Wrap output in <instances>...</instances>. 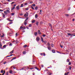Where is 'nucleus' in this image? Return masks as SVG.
Wrapping results in <instances>:
<instances>
[{
	"label": "nucleus",
	"instance_id": "7",
	"mask_svg": "<svg viewBox=\"0 0 75 75\" xmlns=\"http://www.w3.org/2000/svg\"><path fill=\"white\" fill-rule=\"evenodd\" d=\"M6 11L7 13H10V10H6Z\"/></svg>",
	"mask_w": 75,
	"mask_h": 75
},
{
	"label": "nucleus",
	"instance_id": "41",
	"mask_svg": "<svg viewBox=\"0 0 75 75\" xmlns=\"http://www.w3.org/2000/svg\"><path fill=\"white\" fill-rule=\"evenodd\" d=\"M47 45H49V46H50V43H47Z\"/></svg>",
	"mask_w": 75,
	"mask_h": 75
},
{
	"label": "nucleus",
	"instance_id": "16",
	"mask_svg": "<svg viewBox=\"0 0 75 75\" xmlns=\"http://www.w3.org/2000/svg\"><path fill=\"white\" fill-rule=\"evenodd\" d=\"M4 13L5 14H6V15H7V11H4Z\"/></svg>",
	"mask_w": 75,
	"mask_h": 75
},
{
	"label": "nucleus",
	"instance_id": "51",
	"mask_svg": "<svg viewBox=\"0 0 75 75\" xmlns=\"http://www.w3.org/2000/svg\"><path fill=\"white\" fill-rule=\"evenodd\" d=\"M30 3H31V4H32V3H33V1L30 2Z\"/></svg>",
	"mask_w": 75,
	"mask_h": 75
},
{
	"label": "nucleus",
	"instance_id": "14",
	"mask_svg": "<svg viewBox=\"0 0 75 75\" xmlns=\"http://www.w3.org/2000/svg\"><path fill=\"white\" fill-rule=\"evenodd\" d=\"M65 16H66V17H68L69 15L68 14H66L65 15Z\"/></svg>",
	"mask_w": 75,
	"mask_h": 75
},
{
	"label": "nucleus",
	"instance_id": "5",
	"mask_svg": "<svg viewBox=\"0 0 75 75\" xmlns=\"http://www.w3.org/2000/svg\"><path fill=\"white\" fill-rule=\"evenodd\" d=\"M4 34L3 33L2 35L1 36V38H4Z\"/></svg>",
	"mask_w": 75,
	"mask_h": 75
},
{
	"label": "nucleus",
	"instance_id": "60",
	"mask_svg": "<svg viewBox=\"0 0 75 75\" xmlns=\"http://www.w3.org/2000/svg\"><path fill=\"white\" fill-rule=\"evenodd\" d=\"M16 33V36H17V33Z\"/></svg>",
	"mask_w": 75,
	"mask_h": 75
},
{
	"label": "nucleus",
	"instance_id": "3",
	"mask_svg": "<svg viewBox=\"0 0 75 75\" xmlns=\"http://www.w3.org/2000/svg\"><path fill=\"white\" fill-rule=\"evenodd\" d=\"M16 10H19L20 9V7L19 6H16Z\"/></svg>",
	"mask_w": 75,
	"mask_h": 75
},
{
	"label": "nucleus",
	"instance_id": "50",
	"mask_svg": "<svg viewBox=\"0 0 75 75\" xmlns=\"http://www.w3.org/2000/svg\"><path fill=\"white\" fill-rule=\"evenodd\" d=\"M15 2H12L11 4H13V3H14Z\"/></svg>",
	"mask_w": 75,
	"mask_h": 75
},
{
	"label": "nucleus",
	"instance_id": "15",
	"mask_svg": "<svg viewBox=\"0 0 75 75\" xmlns=\"http://www.w3.org/2000/svg\"><path fill=\"white\" fill-rule=\"evenodd\" d=\"M38 33L39 34H41V33L40 32V30H38Z\"/></svg>",
	"mask_w": 75,
	"mask_h": 75
},
{
	"label": "nucleus",
	"instance_id": "19",
	"mask_svg": "<svg viewBox=\"0 0 75 75\" xmlns=\"http://www.w3.org/2000/svg\"><path fill=\"white\" fill-rule=\"evenodd\" d=\"M35 18H37V17H38V15H37V14H36L35 16Z\"/></svg>",
	"mask_w": 75,
	"mask_h": 75
},
{
	"label": "nucleus",
	"instance_id": "44",
	"mask_svg": "<svg viewBox=\"0 0 75 75\" xmlns=\"http://www.w3.org/2000/svg\"><path fill=\"white\" fill-rule=\"evenodd\" d=\"M0 46L1 47H2V45H1V43H0Z\"/></svg>",
	"mask_w": 75,
	"mask_h": 75
},
{
	"label": "nucleus",
	"instance_id": "26",
	"mask_svg": "<svg viewBox=\"0 0 75 75\" xmlns=\"http://www.w3.org/2000/svg\"><path fill=\"white\" fill-rule=\"evenodd\" d=\"M32 23H35V20H33V21H32Z\"/></svg>",
	"mask_w": 75,
	"mask_h": 75
},
{
	"label": "nucleus",
	"instance_id": "35",
	"mask_svg": "<svg viewBox=\"0 0 75 75\" xmlns=\"http://www.w3.org/2000/svg\"><path fill=\"white\" fill-rule=\"evenodd\" d=\"M12 45H13V44H12V43H10V44H9V46H12Z\"/></svg>",
	"mask_w": 75,
	"mask_h": 75
},
{
	"label": "nucleus",
	"instance_id": "20",
	"mask_svg": "<svg viewBox=\"0 0 75 75\" xmlns=\"http://www.w3.org/2000/svg\"><path fill=\"white\" fill-rule=\"evenodd\" d=\"M35 68L36 69H37V70H38V71H39V69H38L39 68H37V67H35Z\"/></svg>",
	"mask_w": 75,
	"mask_h": 75
},
{
	"label": "nucleus",
	"instance_id": "28",
	"mask_svg": "<svg viewBox=\"0 0 75 75\" xmlns=\"http://www.w3.org/2000/svg\"><path fill=\"white\" fill-rule=\"evenodd\" d=\"M35 8L36 10H38V7H37V6H36Z\"/></svg>",
	"mask_w": 75,
	"mask_h": 75
},
{
	"label": "nucleus",
	"instance_id": "48",
	"mask_svg": "<svg viewBox=\"0 0 75 75\" xmlns=\"http://www.w3.org/2000/svg\"><path fill=\"white\" fill-rule=\"evenodd\" d=\"M40 55H41L42 56V55H43V54L42 53H40Z\"/></svg>",
	"mask_w": 75,
	"mask_h": 75
},
{
	"label": "nucleus",
	"instance_id": "21",
	"mask_svg": "<svg viewBox=\"0 0 75 75\" xmlns=\"http://www.w3.org/2000/svg\"><path fill=\"white\" fill-rule=\"evenodd\" d=\"M38 34V33H37V32H36L35 33V35H37Z\"/></svg>",
	"mask_w": 75,
	"mask_h": 75
},
{
	"label": "nucleus",
	"instance_id": "49",
	"mask_svg": "<svg viewBox=\"0 0 75 75\" xmlns=\"http://www.w3.org/2000/svg\"><path fill=\"white\" fill-rule=\"evenodd\" d=\"M23 28V27H22V26H21L20 27V29H21V28Z\"/></svg>",
	"mask_w": 75,
	"mask_h": 75
},
{
	"label": "nucleus",
	"instance_id": "47",
	"mask_svg": "<svg viewBox=\"0 0 75 75\" xmlns=\"http://www.w3.org/2000/svg\"><path fill=\"white\" fill-rule=\"evenodd\" d=\"M7 63V62H5L4 63V64H6Z\"/></svg>",
	"mask_w": 75,
	"mask_h": 75
},
{
	"label": "nucleus",
	"instance_id": "63",
	"mask_svg": "<svg viewBox=\"0 0 75 75\" xmlns=\"http://www.w3.org/2000/svg\"><path fill=\"white\" fill-rule=\"evenodd\" d=\"M75 14V13H74L73 14H72L71 15L72 16H73V15H74Z\"/></svg>",
	"mask_w": 75,
	"mask_h": 75
},
{
	"label": "nucleus",
	"instance_id": "61",
	"mask_svg": "<svg viewBox=\"0 0 75 75\" xmlns=\"http://www.w3.org/2000/svg\"><path fill=\"white\" fill-rule=\"evenodd\" d=\"M27 5V3H26L25 4V6H26Z\"/></svg>",
	"mask_w": 75,
	"mask_h": 75
},
{
	"label": "nucleus",
	"instance_id": "6",
	"mask_svg": "<svg viewBox=\"0 0 75 75\" xmlns=\"http://www.w3.org/2000/svg\"><path fill=\"white\" fill-rule=\"evenodd\" d=\"M13 54H12L10 55L6 56V58H7V57H11V56H13Z\"/></svg>",
	"mask_w": 75,
	"mask_h": 75
},
{
	"label": "nucleus",
	"instance_id": "52",
	"mask_svg": "<svg viewBox=\"0 0 75 75\" xmlns=\"http://www.w3.org/2000/svg\"><path fill=\"white\" fill-rule=\"evenodd\" d=\"M49 26H50V27H51V26H52V25H51V24H49Z\"/></svg>",
	"mask_w": 75,
	"mask_h": 75
},
{
	"label": "nucleus",
	"instance_id": "32",
	"mask_svg": "<svg viewBox=\"0 0 75 75\" xmlns=\"http://www.w3.org/2000/svg\"><path fill=\"white\" fill-rule=\"evenodd\" d=\"M36 24L37 25H38V22H36Z\"/></svg>",
	"mask_w": 75,
	"mask_h": 75
},
{
	"label": "nucleus",
	"instance_id": "39",
	"mask_svg": "<svg viewBox=\"0 0 75 75\" xmlns=\"http://www.w3.org/2000/svg\"><path fill=\"white\" fill-rule=\"evenodd\" d=\"M60 47H61V48H63V46H62L61 45H60Z\"/></svg>",
	"mask_w": 75,
	"mask_h": 75
},
{
	"label": "nucleus",
	"instance_id": "8",
	"mask_svg": "<svg viewBox=\"0 0 75 75\" xmlns=\"http://www.w3.org/2000/svg\"><path fill=\"white\" fill-rule=\"evenodd\" d=\"M9 72L10 73V74H12V73L13 72V71H12L11 70H10L9 71Z\"/></svg>",
	"mask_w": 75,
	"mask_h": 75
},
{
	"label": "nucleus",
	"instance_id": "31",
	"mask_svg": "<svg viewBox=\"0 0 75 75\" xmlns=\"http://www.w3.org/2000/svg\"><path fill=\"white\" fill-rule=\"evenodd\" d=\"M6 45H5L3 46V48H6Z\"/></svg>",
	"mask_w": 75,
	"mask_h": 75
},
{
	"label": "nucleus",
	"instance_id": "58",
	"mask_svg": "<svg viewBox=\"0 0 75 75\" xmlns=\"http://www.w3.org/2000/svg\"><path fill=\"white\" fill-rule=\"evenodd\" d=\"M73 21H75V19L74 18H73L72 20Z\"/></svg>",
	"mask_w": 75,
	"mask_h": 75
},
{
	"label": "nucleus",
	"instance_id": "18",
	"mask_svg": "<svg viewBox=\"0 0 75 75\" xmlns=\"http://www.w3.org/2000/svg\"><path fill=\"white\" fill-rule=\"evenodd\" d=\"M51 46L52 47H54V44H53V43H51Z\"/></svg>",
	"mask_w": 75,
	"mask_h": 75
},
{
	"label": "nucleus",
	"instance_id": "11",
	"mask_svg": "<svg viewBox=\"0 0 75 75\" xmlns=\"http://www.w3.org/2000/svg\"><path fill=\"white\" fill-rule=\"evenodd\" d=\"M52 52L53 53H55V50H52Z\"/></svg>",
	"mask_w": 75,
	"mask_h": 75
},
{
	"label": "nucleus",
	"instance_id": "17",
	"mask_svg": "<svg viewBox=\"0 0 75 75\" xmlns=\"http://www.w3.org/2000/svg\"><path fill=\"white\" fill-rule=\"evenodd\" d=\"M16 57H14L13 58V59H11V61H12L13 60V59H16Z\"/></svg>",
	"mask_w": 75,
	"mask_h": 75
},
{
	"label": "nucleus",
	"instance_id": "53",
	"mask_svg": "<svg viewBox=\"0 0 75 75\" xmlns=\"http://www.w3.org/2000/svg\"><path fill=\"white\" fill-rule=\"evenodd\" d=\"M26 14L28 16V12H26Z\"/></svg>",
	"mask_w": 75,
	"mask_h": 75
},
{
	"label": "nucleus",
	"instance_id": "30",
	"mask_svg": "<svg viewBox=\"0 0 75 75\" xmlns=\"http://www.w3.org/2000/svg\"><path fill=\"white\" fill-rule=\"evenodd\" d=\"M71 65V62H69V65Z\"/></svg>",
	"mask_w": 75,
	"mask_h": 75
},
{
	"label": "nucleus",
	"instance_id": "46",
	"mask_svg": "<svg viewBox=\"0 0 75 75\" xmlns=\"http://www.w3.org/2000/svg\"><path fill=\"white\" fill-rule=\"evenodd\" d=\"M42 36H43V37H45L46 36V35H44Z\"/></svg>",
	"mask_w": 75,
	"mask_h": 75
},
{
	"label": "nucleus",
	"instance_id": "4",
	"mask_svg": "<svg viewBox=\"0 0 75 75\" xmlns=\"http://www.w3.org/2000/svg\"><path fill=\"white\" fill-rule=\"evenodd\" d=\"M36 40L37 41H40V38L37 37L36 38Z\"/></svg>",
	"mask_w": 75,
	"mask_h": 75
},
{
	"label": "nucleus",
	"instance_id": "59",
	"mask_svg": "<svg viewBox=\"0 0 75 75\" xmlns=\"http://www.w3.org/2000/svg\"><path fill=\"white\" fill-rule=\"evenodd\" d=\"M25 30H23L22 31L23 33H25Z\"/></svg>",
	"mask_w": 75,
	"mask_h": 75
},
{
	"label": "nucleus",
	"instance_id": "12",
	"mask_svg": "<svg viewBox=\"0 0 75 75\" xmlns=\"http://www.w3.org/2000/svg\"><path fill=\"white\" fill-rule=\"evenodd\" d=\"M66 62H69V59H67Z\"/></svg>",
	"mask_w": 75,
	"mask_h": 75
},
{
	"label": "nucleus",
	"instance_id": "22",
	"mask_svg": "<svg viewBox=\"0 0 75 75\" xmlns=\"http://www.w3.org/2000/svg\"><path fill=\"white\" fill-rule=\"evenodd\" d=\"M31 26H32V25H31V24H30L28 26V27H31Z\"/></svg>",
	"mask_w": 75,
	"mask_h": 75
},
{
	"label": "nucleus",
	"instance_id": "34",
	"mask_svg": "<svg viewBox=\"0 0 75 75\" xmlns=\"http://www.w3.org/2000/svg\"><path fill=\"white\" fill-rule=\"evenodd\" d=\"M27 16H28L26 14H25L24 15V16L25 17H27Z\"/></svg>",
	"mask_w": 75,
	"mask_h": 75
},
{
	"label": "nucleus",
	"instance_id": "27",
	"mask_svg": "<svg viewBox=\"0 0 75 75\" xmlns=\"http://www.w3.org/2000/svg\"><path fill=\"white\" fill-rule=\"evenodd\" d=\"M27 45H23V47H24L25 48H26V47H27Z\"/></svg>",
	"mask_w": 75,
	"mask_h": 75
},
{
	"label": "nucleus",
	"instance_id": "38",
	"mask_svg": "<svg viewBox=\"0 0 75 75\" xmlns=\"http://www.w3.org/2000/svg\"><path fill=\"white\" fill-rule=\"evenodd\" d=\"M12 23H12V22H11V23H8V25H9V24H12Z\"/></svg>",
	"mask_w": 75,
	"mask_h": 75
},
{
	"label": "nucleus",
	"instance_id": "55",
	"mask_svg": "<svg viewBox=\"0 0 75 75\" xmlns=\"http://www.w3.org/2000/svg\"><path fill=\"white\" fill-rule=\"evenodd\" d=\"M41 67H42V68H43V67H44V65H41Z\"/></svg>",
	"mask_w": 75,
	"mask_h": 75
},
{
	"label": "nucleus",
	"instance_id": "2",
	"mask_svg": "<svg viewBox=\"0 0 75 75\" xmlns=\"http://www.w3.org/2000/svg\"><path fill=\"white\" fill-rule=\"evenodd\" d=\"M75 34V33H73V34H71L69 33H67V35H71V36H72L73 35H74Z\"/></svg>",
	"mask_w": 75,
	"mask_h": 75
},
{
	"label": "nucleus",
	"instance_id": "1",
	"mask_svg": "<svg viewBox=\"0 0 75 75\" xmlns=\"http://www.w3.org/2000/svg\"><path fill=\"white\" fill-rule=\"evenodd\" d=\"M28 20V18H27L24 22V24L25 25L27 23V20Z\"/></svg>",
	"mask_w": 75,
	"mask_h": 75
},
{
	"label": "nucleus",
	"instance_id": "13",
	"mask_svg": "<svg viewBox=\"0 0 75 75\" xmlns=\"http://www.w3.org/2000/svg\"><path fill=\"white\" fill-rule=\"evenodd\" d=\"M15 9V7H12V8L11 9V11H13L14 9Z\"/></svg>",
	"mask_w": 75,
	"mask_h": 75
},
{
	"label": "nucleus",
	"instance_id": "43",
	"mask_svg": "<svg viewBox=\"0 0 75 75\" xmlns=\"http://www.w3.org/2000/svg\"><path fill=\"white\" fill-rule=\"evenodd\" d=\"M33 7H35V4H33Z\"/></svg>",
	"mask_w": 75,
	"mask_h": 75
},
{
	"label": "nucleus",
	"instance_id": "64",
	"mask_svg": "<svg viewBox=\"0 0 75 75\" xmlns=\"http://www.w3.org/2000/svg\"><path fill=\"white\" fill-rule=\"evenodd\" d=\"M67 75V73H65L64 74V75Z\"/></svg>",
	"mask_w": 75,
	"mask_h": 75
},
{
	"label": "nucleus",
	"instance_id": "9",
	"mask_svg": "<svg viewBox=\"0 0 75 75\" xmlns=\"http://www.w3.org/2000/svg\"><path fill=\"white\" fill-rule=\"evenodd\" d=\"M14 50H13L12 51H11L10 52V54H13V52H14Z\"/></svg>",
	"mask_w": 75,
	"mask_h": 75
},
{
	"label": "nucleus",
	"instance_id": "33",
	"mask_svg": "<svg viewBox=\"0 0 75 75\" xmlns=\"http://www.w3.org/2000/svg\"><path fill=\"white\" fill-rule=\"evenodd\" d=\"M28 9H29V8H25V10H28Z\"/></svg>",
	"mask_w": 75,
	"mask_h": 75
},
{
	"label": "nucleus",
	"instance_id": "45",
	"mask_svg": "<svg viewBox=\"0 0 75 75\" xmlns=\"http://www.w3.org/2000/svg\"><path fill=\"white\" fill-rule=\"evenodd\" d=\"M41 39L42 40V41H43V38H42V37H41Z\"/></svg>",
	"mask_w": 75,
	"mask_h": 75
},
{
	"label": "nucleus",
	"instance_id": "25",
	"mask_svg": "<svg viewBox=\"0 0 75 75\" xmlns=\"http://www.w3.org/2000/svg\"><path fill=\"white\" fill-rule=\"evenodd\" d=\"M71 68H72V67L71 66H69V70H71Z\"/></svg>",
	"mask_w": 75,
	"mask_h": 75
},
{
	"label": "nucleus",
	"instance_id": "37",
	"mask_svg": "<svg viewBox=\"0 0 75 75\" xmlns=\"http://www.w3.org/2000/svg\"><path fill=\"white\" fill-rule=\"evenodd\" d=\"M6 75H8V72H7Z\"/></svg>",
	"mask_w": 75,
	"mask_h": 75
},
{
	"label": "nucleus",
	"instance_id": "29",
	"mask_svg": "<svg viewBox=\"0 0 75 75\" xmlns=\"http://www.w3.org/2000/svg\"><path fill=\"white\" fill-rule=\"evenodd\" d=\"M3 72H4V71H3V70H2L1 71V73H3Z\"/></svg>",
	"mask_w": 75,
	"mask_h": 75
},
{
	"label": "nucleus",
	"instance_id": "57",
	"mask_svg": "<svg viewBox=\"0 0 75 75\" xmlns=\"http://www.w3.org/2000/svg\"><path fill=\"white\" fill-rule=\"evenodd\" d=\"M16 4H14V7H16Z\"/></svg>",
	"mask_w": 75,
	"mask_h": 75
},
{
	"label": "nucleus",
	"instance_id": "62",
	"mask_svg": "<svg viewBox=\"0 0 75 75\" xmlns=\"http://www.w3.org/2000/svg\"><path fill=\"white\" fill-rule=\"evenodd\" d=\"M9 21H13L12 20H10Z\"/></svg>",
	"mask_w": 75,
	"mask_h": 75
},
{
	"label": "nucleus",
	"instance_id": "36",
	"mask_svg": "<svg viewBox=\"0 0 75 75\" xmlns=\"http://www.w3.org/2000/svg\"><path fill=\"white\" fill-rule=\"evenodd\" d=\"M71 10V7H70L68 8V10Z\"/></svg>",
	"mask_w": 75,
	"mask_h": 75
},
{
	"label": "nucleus",
	"instance_id": "56",
	"mask_svg": "<svg viewBox=\"0 0 75 75\" xmlns=\"http://www.w3.org/2000/svg\"><path fill=\"white\" fill-rule=\"evenodd\" d=\"M43 54L44 56H45V53H43Z\"/></svg>",
	"mask_w": 75,
	"mask_h": 75
},
{
	"label": "nucleus",
	"instance_id": "24",
	"mask_svg": "<svg viewBox=\"0 0 75 75\" xmlns=\"http://www.w3.org/2000/svg\"><path fill=\"white\" fill-rule=\"evenodd\" d=\"M23 7V4H22L20 6V7Z\"/></svg>",
	"mask_w": 75,
	"mask_h": 75
},
{
	"label": "nucleus",
	"instance_id": "54",
	"mask_svg": "<svg viewBox=\"0 0 75 75\" xmlns=\"http://www.w3.org/2000/svg\"><path fill=\"white\" fill-rule=\"evenodd\" d=\"M34 69V68H33V67L31 68H30V69Z\"/></svg>",
	"mask_w": 75,
	"mask_h": 75
},
{
	"label": "nucleus",
	"instance_id": "40",
	"mask_svg": "<svg viewBox=\"0 0 75 75\" xmlns=\"http://www.w3.org/2000/svg\"><path fill=\"white\" fill-rule=\"evenodd\" d=\"M23 54H25V52L23 51Z\"/></svg>",
	"mask_w": 75,
	"mask_h": 75
},
{
	"label": "nucleus",
	"instance_id": "10",
	"mask_svg": "<svg viewBox=\"0 0 75 75\" xmlns=\"http://www.w3.org/2000/svg\"><path fill=\"white\" fill-rule=\"evenodd\" d=\"M47 48L49 50H51V47H50V46H47Z\"/></svg>",
	"mask_w": 75,
	"mask_h": 75
},
{
	"label": "nucleus",
	"instance_id": "23",
	"mask_svg": "<svg viewBox=\"0 0 75 75\" xmlns=\"http://www.w3.org/2000/svg\"><path fill=\"white\" fill-rule=\"evenodd\" d=\"M15 14V13H11V15H12V16H14Z\"/></svg>",
	"mask_w": 75,
	"mask_h": 75
},
{
	"label": "nucleus",
	"instance_id": "42",
	"mask_svg": "<svg viewBox=\"0 0 75 75\" xmlns=\"http://www.w3.org/2000/svg\"><path fill=\"white\" fill-rule=\"evenodd\" d=\"M31 8H32V9H33V10H35V9H34V8H33V7L32 6H31Z\"/></svg>",
	"mask_w": 75,
	"mask_h": 75
}]
</instances>
